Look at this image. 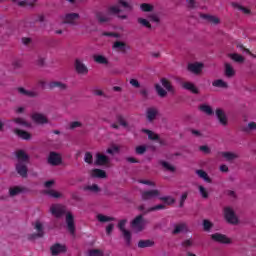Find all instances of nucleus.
<instances>
[{
    "instance_id": "nucleus-25",
    "label": "nucleus",
    "mask_w": 256,
    "mask_h": 256,
    "mask_svg": "<svg viewBox=\"0 0 256 256\" xmlns=\"http://www.w3.org/2000/svg\"><path fill=\"white\" fill-rule=\"evenodd\" d=\"M188 9H197L201 7V3H205V0H186Z\"/></svg>"
},
{
    "instance_id": "nucleus-22",
    "label": "nucleus",
    "mask_w": 256,
    "mask_h": 256,
    "mask_svg": "<svg viewBox=\"0 0 256 256\" xmlns=\"http://www.w3.org/2000/svg\"><path fill=\"white\" fill-rule=\"evenodd\" d=\"M113 49H116V51L120 53H127V44L125 42L116 41L113 44Z\"/></svg>"
},
{
    "instance_id": "nucleus-37",
    "label": "nucleus",
    "mask_w": 256,
    "mask_h": 256,
    "mask_svg": "<svg viewBox=\"0 0 256 256\" xmlns=\"http://www.w3.org/2000/svg\"><path fill=\"white\" fill-rule=\"evenodd\" d=\"M140 9L143 13H151L155 7L149 3H142L140 5Z\"/></svg>"
},
{
    "instance_id": "nucleus-20",
    "label": "nucleus",
    "mask_w": 256,
    "mask_h": 256,
    "mask_svg": "<svg viewBox=\"0 0 256 256\" xmlns=\"http://www.w3.org/2000/svg\"><path fill=\"white\" fill-rule=\"evenodd\" d=\"M183 89H186V91H190L191 93H194V95H199V89L195 87V84L191 82H184L182 84Z\"/></svg>"
},
{
    "instance_id": "nucleus-43",
    "label": "nucleus",
    "mask_w": 256,
    "mask_h": 256,
    "mask_svg": "<svg viewBox=\"0 0 256 256\" xmlns=\"http://www.w3.org/2000/svg\"><path fill=\"white\" fill-rule=\"evenodd\" d=\"M160 201H163L166 205H173L175 203V198L172 196H163L159 198Z\"/></svg>"
},
{
    "instance_id": "nucleus-26",
    "label": "nucleus",
    "mask_w": 256,
    "mask_h": 256,
    "mask_svg": "<svg viewBox=\"0 0 256 256\" xmlns=\"http://www.w3.org/2000/svg\"><path fill=\"white\" fill-rule=\"evenodd\" d=\"M14 132L18 137H20V139H24L25 141H29V139H31V134L27 131L15 129Z\"/></svg>"
},
{
    "instance_id": "nucleus-9",
    "label": "nucleus",
    "mask_w": 256,
    "mask_h": 256,
    "mask_svg": "<svg viewBox=\"0 0 256 256\" xmlns=\"http://www.w3.org/2000/svg\"><path fill=\"white\" fill-rule=\"evenodd\" d=\"M159 195H161V193L157 189L143 191L141 193V197L143 201H149L151 199H155V197H159Z\"/></svg>"
},
{
    "instance_id": "nucleus-34",
    "label": "nucleus",
    "mask_w": 256,
    "mask_h": 256,
    "mask_svg": "<svg viewBox=\"0 0 256 256\" xmlns=\"http://www.w3.org/2000/svg\"><path fill=\"white\" fill-rule=\"evenodd\" d=\"M232 7H234V9H238L239 11H242V13H244V15H251L250 9L243 7L242 5H240L236 2L232 3Z\"/></svg>"
},
{
    "instance_id": "nucleus-49",
    "label": "nucleus",
    "mask_w": 256,
    "mask_h": 256,
    "mask_svg": "<svg viewBox=\"0 0 256 256\" xmlns=\"http://www.w3.org/2000/svg\"><path fill=\"white\" fill-rule=\"evenodd\" d=\"M243 131L245 133H249V131H256V123L255 122H249L248 125L243 128Z\"/></svg>"
},
{
    "instance_id": "nucleus-10",
    "label": "nucleus",
    "mask_w": 256,
    "mask_h": 256,
    "mask_svg": "<svg viewBox=\"0 0 256 256\" xmlns=\"http://www.w3.org/2000/svg\"><path fill=\"white\" fill-rule=\"evenodd\" d=\"M211 239L216 241V243H222L224 245H229L231 243V239L226 237L224 234L215 233L211 235Z\"/></svg>"
},
{
    "instance_id": "nucleus-23",
    "label": "nucleus",
    "mask_w": 256,
    "mask_h": 256,
    "mask_svg": "<svg viewBox=\"0 0 256 256\" xmlns=\"http://www.w3.org/2000/svg\"><path fill=\"white\" fill-rule=\"evenodd\" d=\"M60 89V91H65L67 89V84L59 81H52L49 83V89Z\"/></svg>"
},
{
    "instance_id": "nucleus-52",
    "label": "nucleus",
    "mask_w": 256,
    "mask_h": 256,
    "mask_svg": "<svg viewBox=\"0 0 256 256\" xmlns=\"http://www.w3.org/2000/svg\"><path fill=\"white\" fill-rule=\"evenodd\" d=\"M199 192L201 197H203V199H208L209 198V192H207V189H205V187L203 186H198Z\"/></svg>"
},
{
    "instance_id": "nucleus-24",
    "label": "nucleus",
    "mask_w": 256,
    "mask_h": 256,
    "mask_svg": "<svg viewBox=\"0 0 256 256\" xmlns=\"http://www.w3.org/2000/svg\"><path fill=\"white\" fill-rule=\"evenodd\" d=\"M91 177L96 179H105V177H107V173L104 170L95 168L91 172Z\"/></svg>"
},
{
    "instance_id": "nucleus-27",
    "label": "nucleus",
    "mask_w": 256,
    "mask_h": 256,
    "mask_svg": "<svg viewBox=\"0 0 256 256\" xmlns=\"http://www.w3.org/2000/svg\"><path fill=\"white\" fill-rule=\"evenodd\" d=\"M184 231H187V224L180 223L174 226V230L172 231V233L173 235H179V233H184Z\"/></svg>"
},
{
    "instance_id": "nucleus-6",
    "label": "nucleus",
    "mask_w": 256,
    "mask_h": 256,
    "mask_svg": "<svg viewBox=\"0 0 256 256\" xmlns=\"http://www.w3.org/2000/svg\"><path fill=\"white\" fill-rule=\"evenodd\" d=\"M65 206L61 205V204H53L50 207V212L52 215H54V217H56L57 219H59L60 217H63V215H65Z\"/></svg>"
},
{
    "instance_id": "nucleus-36",
    "label": "nucleus",
    "mask_w": 256,
    "mask_h": 256,
    "mask_svg": "<svg viewBox=\"0 0 256 256\" xmlns=\"http://www.w3.org/2000/svg\"><path fill=\"white\" fill-rule=\"evenodd\" d=\"M96 219L100 222V223H108L109 221H115V217H111V216H105L103 214H98L96 216Z\"/></svg>"
},
{
    "instance_id": "nucleus-12",
    "label": "nucleus",
    "mask_w": 256,
    "mask_h": 256,
    "mask_svg": "<svg viewBox=\"0 0 256 256\" xmlns=\"http://www.w3.org/2000/svg\"><path fill=\"white\" fill-rule=\"evenodd\" d=\"M77 19H79V13H68L65 15L63 23L77 25Z\"/></svg>"
},
{
    "instance_id": "nucleus-14",
    "label": "nucleus",
    "mask_w": 256,
    "mask_h": 256,
    "mask_svg": "<svg viewBox=\"0 0 256 256\" xmlns=\"http://www.w3.org/2000/svg\"><path fill=\"white\" fill-rule=\"evenodd\" d=\"M50 251L53 256L59 255L60 253H65L67 251V246L56 243L52 247H50Z\"/></svg>"
},
{
    "instance_id": "nucleus-28",
    "label": "nucleus",
    "mask_w": 256,
    "mask_h": 256,
    "mask_svg": "<svg viewBox=\"0 0 256 256\" xmlns=\"http://www.w3.org/2000/svg\"><path fill=\"white\" fill-rule=\"evenodd\" d=\"M93 60L95 63H98V65H109V60L103 55H94Z\"/></svg>"
},
{
    "instance_id": "nucleus-13",
    "label": "nucleus",
    "mask_w": 256,
    "mask_h": 256,
    "mask_svg": "<svg viewBox=\"0 0 256 256\" xmlns=\"http://www.w3.org/2000/svg\"><path fill=\"white\" fill-rule=\"evenodd\" d=\"M16 171L20 177H27L28 168H27V162H18L16 164Z\"/></svg>"
},
{
    "instance_id": "nucleus-39",
    "label": "nucleus",
    "mask_w": 256,
    "mask_h": 256,
    "mask_svg": "<svg viewBox=\"0 0 256 256\" xmlns=\"http://www.w3.org/2000/svg\"><path fill=\"white\" fill-rule=\"evenodd\" d=\"M200 111L206 113V115H213V108L207 104H202L199 106Z\"/></svg>"
},
{
    "instance_id": "nucleus-44",
    "label": "nucleus",
    "mask_w": 256,
    "mask_h": 256,
    "mask_svg": "<svg viewBox=\"0 0 256 256\" xmlns=\"http://www.w3.org/2000/svg\"><path fill=\"white\" fill-rule=\"evenodd\" d=\"M137 23H139V25L142 27H146V29H151V22L145 18H138Z\"/></svg>"
},
{
    "instance_id": "nucleus-41",
    "label": "nucleus",
    "mask_w": 256,
    "mask_h": 256,
    "mask_svg": "<svg viewBox=\"0 0 256 256\" xmlns=\"http://www.w3.org/2000/svg\"><path fill=\"white\" fill-rule=\"evenodd\" d=\"M163 209H166L164 204H158L156 206L150 207L147 209V211L144 212V215H147V213H152V211H161Z\"/></svg>"
},
{
    "instance_id": "nucleus-61",
    "label": "nucleus",
    "mask_w": 256,
    "mask_h": 256,
    "mask_svg": "<svg viewBox=\"0 0 256 256\" xmlns=\"http://www.w3.org/2000/svg\"><path fill=\"white\" fill-rule=\"evenodd\" d=\"M106 153H108V155H115V153H119V147L114 146L113 148H108Z\"/></svg>"
},
{
    "instance_id": "nucleus-54",
    "label": "nucleus",
    "mask_w": 256,
    "mask_h": 256,
    "mask_svg": "<svg viewBox=\"0 0 256 256\" xmlns=\"http://www.w3.org/2000/svg\"><path fill=\"white\" fill-rule=\"evenodd\" d=\"M136 155H145V153L147 152V146H137L136 149Z\"/></svg>"
},
{
    "instance_id": "nucleus-58",
    "label": "nucleus",
    "mask_w": 256,
    "mask_h": 256,
    "mask_svg": "<svg viewBox=\"0 0 256 256\" xmlns=\"http://www.w3.org/2000/svg\"><path fill=\"white\" fill-rule=\"evenodd\" d=\"M89 255L90 256H105V254L103 253V251L99 250V249H92L89 251Z\"/></svg>"
},
{
    "instance_id": "nucleus-1",
    "label": "nucleus",
    "mask_w": 256,
    "mask_h": 256,
    "mask_svg": "<svg viewBox=\"0 0 256 256\" xmlns=\"http://www.w3.org/2000/svg\"><path fill=\"white\" fill-rule=\"evenodd\" d=\"M126 225H127V219H122L118 223V229L121 231L122 237H123L126 245L128 247H130L131 246L132 235H131V231L125 229Z\"/></svg>"
},
{
    "instance_id": "nucleus-7",
    "label": "nucleus",
    "mask_w": 256,
    "mask_h": 256,
    "mask_svg": "<svg viewBox=\"0 0 256 256\" xmlns=\"http://www.w3.org/2000/svg\"><path fill=\"white\" fill-rule=\"evenodd\" d=\"M203 67H205V65L201 62H194V63H189L188 64V71H190V73H193L194 75H200V73L203 72Z\"/></svg>"
},
{
    "instance_id": "nucleus-40",
    "label": "nucleus",
    "mask_w": 256,
    "mask_h": 256,
    "mask_svg": "<svg viewBox=\"0 0 256 256\" xmlns=\"http://www.w3.org/2000/svg\"><path fill=\"white\" fill-rule=\"evenodd\" d=\"M166 171H170L171 173H175V166L169 164L167 161L160 160L159 162Z\"/></svg>"
},
{
    "instance_id": "nucleus-55",
    "label": "nucleus",
    "mask_w": 256,
    "mask_h": 256,
    "mask_svg": "<svg viewBox=\"0 0 256 256\" xmlns=\"http://www.w3.org/2000/svg\"><path fill=\"white\" fill-rule=\"evenodd\" d=\"M189 196V194L187 192H184L181 197H180V203H179V207L181 209H183V207H185V201H187V197Z\"/></svg>"
},
{
    "instance_id": "nucleus-21",
    "label": "nucleus",
    "mask_w": 256,
    "mask_h": 256,
    "mask_svg": "<svg viewBox=\"0 0 256 256\" xmlns=\"http://www.w3.org/2000/svg\"><path fill=\"white\" fill-rule=\"evenodd\" d=\"M16 158L18 159V163H27L29 161V155L23 150H18L16 152Z\"/></svg>"
},
{
    "instance_id": "nucleus-51",
    "label": "nucleus",
    "mask_w": 256,
    "mask_h": 256,
    "mask_svg": "<svg viewBox=\"0 0 256 256\" xmlns=\"http://www.w3.org/2000/svg\"><path fill=\"white\" fill-rule=\"evenodd\" d=\"M46 195H49V197H53L54 199H59L61 197V193L55 191V190H47L45 191Z\"/></svg>"
},
{
    "instance_id": "nucleus-19",
    "label": "nucleus",
    "mask_w": 256,
    "mask_h": 256,
    "mask_svg": "<svg viewBox=\"0 0 256 256\" xmlns=\"http://www.w3.org/2000/svg\"><path fill=\"white\" fill-rule=\"evenodd\" d=\"M34 229H36L37 233L32 234V239H37V237H43L45 235V232H43V224H41V222L37 221Z\"/></svg>"
},
{
    "instance_id": "nucleus-31",
    "label": "nucleus",
    "mask_w": 256,
    "mask_h": 256,
    "mask_svg": "<svg viewBox=\"0 0 256 256\" xmlns=\"http://www.w3.org/2000/svg\"><path fill=\"white\" fill-rule=\"evenodd\" d=\"M221 155L226 161H235V159H239V155L233 152H221Z\"/></svg>"
},
{
    "instance_id": "nucleus-50",
    "label": "nucleus",
    "mask_w": 256,
    "mask_h": 256,
    "mask_svg": "<svg viewBox=\"0 0 256 256\" xmlns=\"http://www.w3.org/2000/svg\"><path fill=\"white\" fill-rule=\"evenodd\" d=\"M155 89H156L159 97H166L167 91H165V89H163V87H161V85L156 84Z\"/></svg>"
},
{
    "instance_id": "nucleus-59",
    "label": "nucleus",
    "mask_w": 256,
    "mask_h": 256,
    "mask_svg": "<svg viewBox=\"0 0 256 256\" xmlns=\"http://www.w3.org/2000/svg\"><path fill=\"white\" fill-rule=\"evenodd\" d=\"M14 123H17V125H23L24 127H29V123H27L23 118L14 119Z\"/></svg>"
},
{
    "instance_id": "nucleus-33",
    "label": "nucleus",
    "mask_w": 256,
    "mask_h": 256,
    "mask_svg": "<svg viewBox=\"0 0 256 256\" xmlns=\"http://www.w3.org/2000/svg\"><path fill=\"white\" fill-rule=\"evenodd\" d=\"M212 85L213 87H218L219 89H227V87H229V84L221 79L214 80Z\"/></svg>"
},
{
    "instance_id": "nucleus-5",
    "label": "nucleus",
    "mask_w": 256,
    "mask_h": 256,
    "mask_svg": "<svg viewBox=\"0 0 256 256\" xmlns=\"http://www.w3.org/2000/svg\"><path fill=\"white\" fill-rule=\"evenodd\" d=\"M48 163L53 167H57L58 165H61V163H63V158L61 157V154L57 152H50L48 156Z\"/></svg>"
},
{
    "instance_id": "nucleus-60",
    "label": "nucleus",
    "mask_w": 256,
    "mask_h": 256,
    "mask_svg": "<svg viewBox=\"0 0 256 256\" xmlns=\"http://www.w3.org/2000/svg\"><path fill=\"white\" fill-rule=\"evenodd\" d=\"M108 13H112V15H117V13H121V9L117 6H111L108 8Z\"/></svg>"
},
{
    "instance_id": "nucleus-63",
    "label": "nucleus",
    "mask_w": 256,
    "mask_h": 256,
    "mask_svg": "<svg viewBox=\"0 0 256 256\" xmlns=\"http://www.w3.org/2000/svg\"><path fill=\"white\" fill-rule=\"evenodd\" d=\"M130 85L135 87V89H139V87H141V83H139V80L137 79H130Z\"/></svg>"
},
{
    "instance_id": "nucleus-17",
    "label": "nucleus",
    "mask_w": 256,
    "mask_h": 256,
    "mask_svg": "<svg viewBox=\"0 0 256 256\" xmlns=\"http://www.w3.org/2000/svg\"><path fill=\"white\" fill-rule=\"evenodd\" d=\"M107 163H109V157L101 153L96 154L95 165L103 166V165H107Z\"/></svg>"
},
{
    "instance_id": "nucleus-46",
    "label": "nucleus",
    "mask_w": 256,
    "mask_h": 256,
    "mask_svg": "<svg viewBox=\"0 0 256 256\" xmlns=\"http://www.w3.org/2000/svg\"><path fill=\"white\" fill-rule=\"evenodd\" d=\"M83 191H92L93 193H98L99 186L97 184L87 185L83 187Z\"/></svg>"
},
{
    "instance_id": "nucleus-62",
    "label": "nucleus",
    "mask_w": 256,
    "mask_h": 256,
    "mask_svg": "<svg viewBox=\"0 0 256 256\" xmlns=\"http://www.w3.org/2000/svg\"><path fill=\"white\" fill-rule=\"evenodd\" d=\"M193 246V240L187 239L182 242V247H185V249Z\"/></svg>"
},
{
    "instance_id": "nucleus-38",
    "label": "nucleus",
    "mask_w": 256,
    "mask_h": 256,
    "mask_svg": "<svg viewBox=\"0 0 256 256\" xmlns=\"http://www.w3.org/2000/svg\"><path fill=\"white\" fill-rule=\"evenodd\" d=\"M142 131L143 133H147L148 139H150V141H159V135L155 134L153 131L148 129H143Z\"/></svg>"
},
{
    "instance_id": "nucleus-45",
    "label": "nucleus",
    "mask_w": 256,
    "mask_h": 256,
    "mask_svg": "<svg viewBox=\"0 0 256 256\" xmlns=\"http://www.w3.org/2000/svg\"><path fill=\"white\" fill-rule=\"evenodd\" d=\"M202 225H203L204 231L206 232H209L211 231V229H213V224L208 219H204Z\"/></svg>"
},
{
    "instance_id": "nucleus-18",
    "label": "nucleus",
    "mask_w": 256,
    "mask_h": 256,
    "mask_svg": "<svg viewBox=\"0 0 256 256\" xmlns=\"http://www.w3.org/2000/svg\"><path fill=\"white\" fill-rule=\"evenodd\" d=\"M32 119L39 125H45L46 123H49V120L46 118V116L40 113L33 114Z\"/></svg>"
},
{
    "instance_id": "nucleus-2",
    "label": "nucleus",
    "mask_w": 256,
    "mask_h": 256,
    "mask_svg": "<svg viewBox=\"0 0 256 256\" xmlns=\"http://www.w3.org/2000/svg\"><path fill=\"white\" fill-rule=\"evenodd\" d=\"M224 218L230 225H237L239 223V218L235 215V211L229 206L224 208Z\"/></svg>"
},
{
    "instance_id": "nucleus-8",
    "label": "nucleus",
    "mask_w": 256,
    "mask_h": 256,
    "mask_svg": "<svg viewBox=\"0 0 256 256\" xmlns=\"http://www.w3.org/2000/svg\"><path fill=\"white\" fill-rule=\"evenodd\" d=\"M66 224L70 235H75V217L71 212L66 214Z\"/></svg>"
},
{
    "instance_id": "nucleus-29",
    "label": "nucleus",
    "mask_w": 256,
    "mask_h": 256,
    "mask_svg": "<svg viewBox=\"0 0 256 256\" xmlns=\"http://www.w3.org/2000/svg\"><path fill=\"white\" fill-rule=\"evenodd\" d=\"M224 73H225V76L228 77V79H231V77H235V69L229 63L225 64Z\"/></svg>"
},
{
    "instance_id": "nucleus-56",
    "label": "nucleus",
    "mask_w": 256,
    "mask_h": 256,
    "mask_svg": "<svg viewBox=\"0 0 256 256\" xmlns=\"http://www.w3.org/2000/svg\"><path fill=\"white\" fill-rule=\"evenodd\" d=\"M32 1L33 2H28L27 0L20 1V2H18V5H19V7H27V6L33 7L37 0H32Z\"/></svg>"
},
{
    "instance_id": "nucleus-47",
    "label": "nucleus",
    "mask_w": 256,
    "mask_h": 256,
    "mask_svg": "<svg viewBox=\"0 0 256 256\" xmlns=\"http://www.w3.org/2000/svg\"><path fill=\"white\" fill-rule=\"evenodd\" d=\"M161 83L165 89H167L168 91H173V86L171 85V82L167 80V78H162Z\"/></svg>"
},
{
    "instance_id": "nucleus-30",
    "label": "nucleus",
    "mask_w": 256,
    "mask_h": 256,
    "mask_svg": "<svg viewBox=\"0 0 256 256\" xmlns=\"http://www.w3.org/2000/svg\"><path fill=\"white\" fill-rule=\"evenodd\" d=\"M23 191H25V188L15 186L9 189V195L10 197H16V195H20V193H23Z\"/></svg>"
},
{
    "instance_id": "nucleus-15",
    "label": "nucleus",
    "mask_w": 256,
    "mask_h": 256,
    "mask_svg": "<svg viewBox=\"0 0 256 256\" xmlns=\"http://www.w3.org/2000/svg\"><path fill=\"white\" fill-rule=\"evenodd\" d=\"M215 114L220 125H223L225 127L227 125V115L225 114V112L221 108H218L216 109Z\"/></svg>"
},
{
    "instance_id": "nucleus-32",
    "label": "nucleus",
    "mask_w": 256,
    "mask_h": 256,
    "mask_svg": "<svg viewBox=\"0 0 256 256\" xmlns=\"http://www.w3.org/2000/svg\"><path fill=\"white\" fill-rule=\"evenodd\" d=\"M153 245H155V242H153L152 240H140L138 242L139 249H145L147 247H153Z\"/></svg>"
},
{
    "instance_id": "nucleus-4",
    "label": "nucleus",
    "mask_w": 256,
    "mask_h": 256,
    "mask_svg": "<svg viewBox=\"0 0 256 256\" xmlns=\"http://www.w3.org/2000/svg\"><path fill=\"white\" fill-rule=\"evenodd\" d=\"M132 229H135L138 232L143 231L145 229V220L143 219V214L136 216L132 222L130 223Z\"/></svg>"
},
{
    "instance_id": "nucleus-42",
    "label": "nucleus",
    "mask_w": 256,
    "mask_h": 256,
    "mask_svg": "<svg viewBox=\"0 0 256 256\" xmlns=\"http://www.w3.org/2000/svg\"><path fill=\"white\" fill-rule=\"evenodd\" d=\"M230 57H231V60L235 61L236 63L245 62V58L241 54L234 53V54H231Z\"/></svg>"
},
{
    "instance_id": "nucleus-64",
    "label": "nucleus",
    "mask_w": 256,
    "mask_h": 256,
    "mask_svg": "<svg viewBox=\"0 0 256 256\" xmlns=\"http://www.w3.org/2000/svg\"><path fill=\"white\" fill-rule=\"evenodd\" d=\"M83 124L79 121H74L70 123V129H77V127H82Z\"/></svg>"
},
{
    "instance_id": "nucleus-35",
    "label": "nucleus",
    "mask_w": 256,
    "mask_h": 256,
    "mask_svg": "<svg viewBox=\"0 0 256 256\" xmlns=\"http://www.w3.org/2000/svg\"><path fill=\"white\" fill-rule=\"evenodd\" d=\"M196 174L198 175V177H200V179L206 181V183H211V178L204 170H196Z\"/></svg>"
},
{
    "instance_id": "nucleus-3",
    "label": "nucleus",
    "mask_w": 256,
    "mask_h": 256,
    "mask_svg": "<svg viewBox=\"0 0 256 256\" xmlns=\"http://www.w3.org/2000/svg\"><path fill=\"white\" fill-rule=\"evenodd\" d=\"M74 69L78 75H88L89 74V68L85 63H83V60L76 58L74 61Z\"/></svg>"
},
{
    "instance_id": "nucleus-11",
    "label": "nucleus",
    "mask_w": 256,
    "mask_h": 256,
    "mask_svg": "<svg viewBox=\"0 0 256 256\" xmlns=\"http://www.w3.org/2000/svg\"><path fill=\"white\" fill-rule=\"evenodd\" d=\"M157 115H159V110L155 107L147 108L146 110V119L149 123L155 121L157 119Z\"/></svg>"
},
{
    "instance_id": "nucleus-48",
    "label": "nucleus",
    "mask_w": 256,
    "mask_h": 256,
    "mask_svg": "<svg viewBox=\"0 0 256 256\" xmlns=\"http://www.w3.org/2000/svg\"><path fill=\"white\" fill-rule=\"evenodd\" d=\"M96 18L99 21V23H107V21H109V18H107V16L103 15V12H97Z\"/></svg>"
},
{
    "instance_id": "nucleus-57",
    "label": "nucleus",
    "mask_w": 256,
    "mask_h": 256,
    "mask_svg": "<svg viewBox=\"0 0 256 256\" xmlns=\"http://www.w3.org/2000/svg\"><path fill=\"white\" fill-rule=\"evenodd\" d=\"M116 119H117V122L119 123V125H121L122 127H128L129 126V124L127 123V121H125V118L123 116L118 115L116 117Z\"/></svg>"
},
{
    "instance_id": "nucleus-53",
    "label": "nucleus",
    "mask_w": 256,
    "mask_h": 256,
    "mask_svg": "<svg viewBox=\"0 0 256 256\" xmlns=\"http://www.w3.org/2000/svg\"><path fill=\"white\" fill-rule=\"evenodd\" d=\"M84 161L85 163H88V165L93 164V154L91 152H86L84 156Z\"/></svg>"
},
{
    "instance_id": "nucleus-16",
    "label": "nucleus",
    "mask_w": 256,
    "mask_h": 256,
    "mask_svg": "<svg viewBox=\"0 0 256 256\" xmlns=\"http://www.w3.org/2000/svg\"><path fill=\"white\" fill-rule=\"evenodd\" d=\"M201 19L208 21V23H212L213 25H219L221 20L217 16L209 15V14H200Z\"/></svg>"
}]
</instances>
